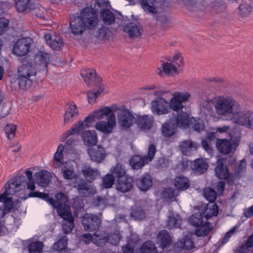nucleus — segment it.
I'll use <instances>...</instances> for the list:
<instances>
[{
  "label": "nucleus",
  "mask_w": 253,
  "mask_h": 253,
  "mask_svg": "<svg viewBox=\"0 0 253 253\" xmlns=\"http://www.w3.org/2000/svg\"><path fill=\"white\" fill-rule=\"evenodd\" d=\"M200 115L204 118L209 116L214 121L218 118L231 121L239 126L253 129V111L241 109L234 98L226 95H215L200 102Z\"/></svg>",
  "instance_id": "f257e3e1"
},
{
  "label": "nucleus",
  "mask_w": 253,
  "mask_h": 253,
  "mask_svg": "<svg viewBox=\"0 0 253 253\" xmlns=\"http://www.w3.org/2000/svg\"><path fill=\"white\" fill-rule=\"evenodd\" d=\"M154 94L156 96L161 97L167 94L170 95L171 98L168 101L169 112L171 110L175 112L180 111L177 113L176 116L170 119L169 123H166L163 126L162 132L166 137L172 135L174 133L176 126L186 128L193 124V128L195 130L198 131L202 130L205 127V123L208 122L209 118H211L209 116L207 118H204L200 115L199 104L201 101L206 100L208 97L213 98L214 96H207L205 99L200 98L198 101V120H196L193 118H190L187 113L181 111L184 107L183 104L188 102L191 97V94L189 92L176 91L172 93L169 90H164L155 91Z\"/></svg>",
  "instance_id": "f03ea898"
},
{
  "label": "nucleus",
  "mask_w": 253,
  "mask_h": 253,
  "mask_svg": "<svg viewBox=\"0 0 253 253\" xmlns=\"http://www.w3.org/2000/svg\"><path fill=\"white\" fill-rule=\"evenodd\" d=\"M114 111H116V108L108 106H102L95 110L84 121L75 124L70 129L65 131L61 137L60 140L64 141L69 136L77 134L82 130L91 127L96 120H99L94 126L96 130L105 134L112 133L117 125Z\"/></svg>",
  "instance_id": "7ed1b4c3"
},
{
  "label": "nucleus",
  "mask_w": 253,
  "mask_h": 253,
  "mask_svg": "<svg viewBox=\"0 0 253 253\" xmlns=\"http://www.w3.org/2000/svg\"><path fill=\"white\" fill-rule=\"evenodd\" d=\"M26 175L28 179L27 189L31 191L27 196L28 198H40L56 209L58 214L64 219L62 225L64 233L66 234L70 233L74 226V218L71 212L70 207L66 203L67 199L64 193L62 192L57 193L55 195V200H54L49 197L47 193L34 191L35 190V181L33 178L32 171L30 169H27L26 171Z\"/></svg>",
  "instance_id": "20e7f679"
},
{
  "label": "nucleus",
  "mask_w": 253,
  "mask_h": 253,
  "mask_svg": "<svg viewBox=\"0 0 253 253\" xmlns=\"http://www.w3.org/2000/svg\"><path fill=\"white\" fill-rule=\"evenodd\" d=\"M98 23L97 15L92 8L86 7L81 13V17L73 16L70 22L72 33L81 35L85 29H92Z\"/></svg>",
  "instance_id": "39448f33"
},
{
  "label": "nucleus",
  "mask_w": 253,
  "mask_h": 253,
  "mask_svg": "<svg viewBox=\"0 0 253 253\" xmlns=\"http://www.w3.org/2000/svg\"><path fill=\"white\" fill-rule=\"evenodd\" d=\"M206 220L200 210H196L189 217V221L190 224L197 228L195 230V234L197 236H205L212 229L211 223Z\"/></svg>",
  "instance_id": "423d86ee"
},
{
  "label": "nucleus",
  "mask_w": 253,
  "mask_h": 253,
  "mask_svg": "<svg viewBox=\"0 0 253 253\" xmlns=\"http://www.w3.org/2000/svg\"><path fill=\"white\" fill-rule=\"evenodd\" d=\"M19 77L17 82L19 87L21 89H26L31 86L32 79L36 74L35 67L30 63L23 64L19 69Z\"/></svg>",
  "instance_id": "0eeeda50"
},
{
  "label": "nucleus",
  "mask_w": 253,
  "mask_h": 253,
  "mask_svg": "<svg viewBox=\"0 0 253 253\" xmlns=\"http://www.w3.org/2000/svg\"><path fill=\"white\" fill-rule=\"evenodd\" d=\"M240 142V135L230 134V139H217L216 146L218 151L224 155L233 153L238 147Z\"/></svg>",
  "instance_id": "6e6552de"
},
{
  "label": "nucleus",
  "mask_w": 253,
  "mask_h": 253,
  "mask_svg": "<svg viewBox=\"0 0 253 253\" xmlns=\"http://www.w3.org/2000/svg\"><path fill=\"white\" fill-rule=\"evenodd\" d=\"M118 110L117 120L118 124L123 127H130L135 121L131 112L125 107L116 109Z\"/></svg>",
  "instance_id": "1a4fd4ad"
},
{
  "label": "nucleus",
  "mask_w": 253,
  "mask_h": 253,
  "mask_svg": "<svg viewBox=\"0 0 253 253\" xmlns=\"http://www.w3.org/2000/svg\"><path fill=\"white\" fill-rule=\"evenodd\" d=\"M151 110L156 115L167 114L169 113L168 101L164 97L157 98L151 102Z\"/></svg>",
  "instance_id": "9d476101"
},
{
  "label": "nucleus",
  "mask_w": 253,
  "mask_h": 253,
  "mask_svg": "<svg viewBox=\"0 0 253 253\" xmlns=\"http://www.w3.org/2000/svg\"><path fill=\"white\" fill-rule=\"evenodd\" d=\"M105 234V232L102 231H98L92 236L89 233H87L82 236L81 240L86 244L91 242L98 246H102L107 241L106 238L104 236Z\"/></svg>",
  "instance_id": "9b49d317"
},
{
  "label": "nucleus",
  "mask_w": 253,
  "mask_h": 253,
  "mask_svg": "<svg viewBox=\"0 0 253 253\" xmlns=\"http://www.w3.org/2000/svg\"><path fill=\"white\" fill-rule=\"evenodd\" d=\"M32 42V40L30 38L19 39L13 47V53L18 56L26 55L29 52Z\"/></svg>",
  "instance_id": "f8f14e48"
},
{
  "label": "nucleus",
  "mask_w": 253,
  "mask_h": 253,
  "mask_svg": "<svg viewBox=\"0 0 253 253\" xmlns=\"http://www.w3.org/2000/svg\"><path fill=\"white\" fill-rule=\"evenodd\" d=\"M125 20H121V23L118 22V26L122 27L123 30L131 37H138L142 33L141 26L136 23H129L125 25Z\"/></svg>",
  "instance_id": "ddd939ff"
},
{
  "label": "nucleus",
  "mask_w": 253,
  "mask_h": 253,
  "mask_svg": "<svg viewBox=\"0 0 253 253\" xmlns=\"http://www.w3.org/2000/svg\"><path fill=\"white\" fill-rule=\"evenodd\" d=\"M63 133L59 137V141L61 142H65V144L61 143L57 147L56 152L54 154V158H63L64 157L69 156V148L71 147L76 142V139L74 137H71L67 139L69 136L64 141H61L60 138L64 134Z\"/></svg>",
  "instance_id": "4468645a"
},
{
  "label": "nucleus",
  "mask_w": 253,
  "mask_h": 253,
  "mask_svg": "<svg viewBox=\"0 0 253 253\" xmlns=\"http://www.w3.org/2000/svg\"><path fill=\"white\" fill-rule=\"evenodd\" d=\"M82 223L85 230L91 231L99 228L101 220L95 215L86 213L83 217Z\"/></svg>",
  "instance_id": "2eb2a0df"
},
{
  "label": "nucleus",
  "mask_w": 253,
  "mask_h": 253,
  "mask_svg": "<svg viewBox=\"0 0 253 253\" xmlns=\"http://www.w3.org/2000/svg\"><path fill=\"white\" fill-rule=\"evenodd\" d=\"M225 160L226 159H218L214 169L215 176L220 179H227L230 176Z\"/></svg>",
  "instance_id": "dca6fc26"
},
{
  "label": "nucleus",
  "mask_w": 253,
  "mask_h": 253,
  "mask_svg": "<svg viewBox=\"0 0 253 253\" xmlns=\"http://www.w3.org/2000/svg\"><path fill=\"white\" fill-rule=\"evenodd\" d=\"M79 115V110L74 103L67 104L65 108L64 124H68L75 120Z\"/></svg>",
  "instance_id": "f3484780"
},
{
  "label": "nucleus",
  "mask_w": 253,
  "mask_h": 253,
  "mask_svg": "<svg viewBox=\"0 0 253 253\" xmlns=\"http://www.w3.org/2000/svg\"><path fill=\"white\" fill-rule=\"evenodd\" d=\"M34 176L36 183L43 187L47 186L52 179L51 173L45 170H41L36 172Z\"/></svg>",
  "instance_id": "a211bd4d"
},
{
  "label": "nucleus",
  "mask_w": 253,
  "mask_h": 253,
  "mask_svg": "<svg viewBox=\"0 0 253 253\" xmlns=\"http://www.w3.org/2000/svg\"><path fill=\"white\" fill-rule=\"evenodd\" d=\"M81 136L84 144L87 147L94 146L97 143V134L93 130H84Z\"/></svg>",
  "instance_id": "6ab92c4d"
},
{
  "label": "nucleus",
  "mask_w": 253,
  "mask_h": 253,
  "mask_svg": "<svg viewBox=\"0 0 253 253\" xmlns=\"http://www.w3.org/2000/svg\"><path fill=\"white\" fill-rule=\"evenodd\" d=\"M140 3L146 13L155 15L159 11L160 4L157 0H140Z\"/></svg>",
  "instance_id": "aec40b11"
},
{
  "label": "nucleus",
  "mask_w": 253,
  "mask_h": 253,
  "mask_svg": "<svg viewBox=\"0 0 253 253\" xmlns=\"http://www.w3.org/2000/svg\"><path fill=\"white\" fill-rule=\"evenodd\" d=\"M116 15L110 10V8L103 9L101 10L100 13V17L103 22L108 25L113 24L115 20L117 23H121V20H123V19H122L123 16L121 15H120V17L116 18Z\"/></svg>",
  "instance_id": "412c9836"
},
{
  "label": "nucleus",
  "mask_w": 253,
  "mask_h": 253,
  "mask_svg": "<svg viewBox=\"0 0 253 253\" xmlns=\"http://www.w3.org/2000/svg\"><path fill=\"white\" fill-rule=\"evenodd\" d=\"M78 191L81 196L89 197L96 193V188L91 182H84L77 187Z\"/></svg>",
  "instance_id": "4be33fe9"
},
{
  "label": "nucleus",
  "mask_w": 253,
  "mask_h": 253,
  "mask_svg": "<svg viewBox=\"0 0 253 253\" xmlns=\"http://www.w3.org/2000/svg\"><path fill=\"white\" fill-rule=\"evenodd\" d=\"M23 244L27 247L29 253H42L44 246L42 242L33 239L26 240Z\"/></svg>",
  "instance_id": "5701e85b"
},
{
  "label": "nucleus",
  "mask_w": 253,
  "mask_h": 253,
  "mask_svg": "<svg viewBox=\"0 0 253 253\" xmlns=\"http://www.w3.org/2000/svg\"><path fill=\"white\" fill-rule=\"evenodd\" d=\"M44 39L46 43L54 49L60 50L63 46V40L59 36L53 39L48 33H46L44 34Z\"/></svg>",
  "instance_id": "b1692460"
},
{
  "label": "nucleus",
  "mask_w": 253,
  "mask_h": 253,
  "mask_svg": "<svg viewBox=\"0 0 253 253\" xmlns=\"http://www.w3.org/2000/svg\"><path fill=\"white\" fill-rule=\"evenodd\" d=\"M133 180L131 177L125 176L124 178L118 179L116 184V189L122 192L128 191L132 187Z\"/></svg>",
  "instance_id": "393cba45"
},
{
  "label": "nucleus",
  "mask_w": 253,
  "mask_h": 253,
  "mask_svg": "<svg viewBox=\"0 0 253 253\" xmlns=\"http://www.w3.org/2000/svg\"><path fill=\"white\" fill-rule=\"evenodd\" d=\"M190 167L195 173L202 174L207 170L208 165L204 159H196L191 163Z\"/></svg>",
  "instance_id": "a878e982"
},
{
  "label": "nucleus",
  "mask_w": 253,
  "mask_h": 253,
  "mask_svg": "<svg viewBox=\"0 0 253 253\" xmlns=\"http://www.w3.org/2000/svg\"><path fill=\"white\" fill-rule=\"evenodd\" d=\"M171 239L169 233L166 230L160 232L157 238V243L162 248H166L171 244Z\"/></svg>",
  "instance_id": "bb28decb"
},
{
  "label": "nucleus",
  "mask_w": 253,
  "mask_h": 253,
  "mask_svg": "<svg viewBox=\"0 0 253 253\" xmlns=\"http://www.w3.org/2000/svg\"><path fill=\"white\" fill-rule=\"evenodd\" d=\"M179 146L181 153L185 156H189L197 149L196 144L190 140L182 141Z\"/></svg>",
  "instance_id": "cd10ccee"
},
{
  "label": "nucleus",
  "mask_w": 253,
  "mask_h": 253,
  "mask_svg": "<svg viewBox=\"0 0 253 253\" xmlns=\"http://www.w3.org/2000/svg\"><path fill=\"white\" fill-rule=\"evenodd\" d=\"M135 121L139 127L147 129L152 126L153 118L151 115H143L138 116Z\"/></svg>",
  "instance_id": "c85d7f7f"
},
{
  "label": "nucleus",
  "mask_w": 253,
  "mask_h": 253,
  "mask_svg": "<svg viewBox=\"0 0 253 253\" xmlns=\"http://www.w3.org/2000/svg\"><path fill=\"white\" fill-rule=\"evenodd\" d=\"M179 69L173 64L168 62L163 63L161 68L158 69V74L162 75L164 73L173 75L179 73Z\"/></svg>",
  "instance_id": "c756f323"
},
{
  "label": "nucleus",
  "mask_w": 253,
  "mask_h": 253,
  "mask_svg": "<svg viewBox=\"0 0 253 253\" xmlns=\"http://www.w3.org/2000/svg\"><path fill=\"white\" fill-rule=\"evenodd\" d=\"M81 74L86 84H89L95 81L96 73L94 69L82 70Z\"/></svg>",
  "instance_id": "7c9ffc66"
},
{
  "label": "nucleus",
  "mask_w": 253,
  "mask_h": 253,
  "mask_svg": "<svg viewBox=\"0 0 253 253\" xmlns=\"http://www.w3.org/2000/svg\"><path fill=\"white\" fill-rule=\"evenodd\" d=\"M200 210L202 212L203 211L206 220L212 216H216L218 212L217 206L216 204L212 202L208 204L205 209H203Z\"/></svg>",
  "instance_id": "2f4dec72"
},
{
  "label": "nucleus",
  "mask_w": 253,
  "mask_h": 253,
  "mask_svg": "<svg viewBox=\"0 0 253 253\" xmlns=\"http://www.w3.org/2000/svg\"><path fill=\"white\" fill-rule=\"evenodd\" d=\"M68 238L66 236H62L53 246V250L59 253H68L69 251L67 248Z\"/></svg>",
  "instance_id": "473e14b6"
},
{
  "label": "nucleus",
  "mask_w": 253,
  "mask_h": 253,
  "mask_svg": "<svg viewBox=\"0 0 253 253\" xmlns=\"http://www.w3.org/2000/svg\"><path fill=\"white\" fill-rule=\"evenodd\" d=\"M175 187L181 190L187 189L190 186L189 179L185 176H179L175 177L174 182Z\"/></svg>",
  "instance_id": "72a5a7b5"
},
{
  "label": "nucleus",
  "mask_w": 253,
  "mask_h": 253,
  "mask_svg": "<svg viewBox=\"0 0 253 253\" xmlns=\"http://www.w3.org/2000/svg\"><path fill=\"white\" fill-rule=\"evenodd\" d=\"M136 184L141 191H147L152 185V180L149 175L144 176L141 179L137 180Z\"/></svg>",
  "instance_id": "f704fd0d"
},
{
  "label": "nucleus",
  "mask_w": 253,
  "mask_h": 253,
  "mask_svg": "<svg viewBox=\"0 0 253 253\" xmlns=\"http://www.w3.org/2000/svg\"><path fill=\"white\" fill-rule=\"evenodd\" d=\"M49 59L48 54L44 50L40 51L36 55V60L40 62L41 66L45 69Z\"/></svg>",
  "instance_id": "c9c22d12"
},
{
  "label": "nucleus",
  "mask_w": 253,
  "mask_h": 253,
  "mask_svg": "<svg viewBox=\"0 0 253 253\" xmlns=\"http://www.w3.org/2000/svg\"><path fill=\"white\" fill-rule=\"evenodd\" d=\"M112 31L105 27H101L97 31L96 36L100 39L104 40H109L112 37Z\"/></svg>",
  "instance_id": "e433bc0d"
},
{
  "label": "nucleus",
  "mask_w": 253,
  "mask_h": 253,
  "mask_svg": "<svg viewBox=\"0 0 253 253\" xmlns=\"http://www.w3.org/2000/svg\"><path fill=\"white\" fill-rule=\"evenodd\" d=\"M110 172L112 174L118 178V179L124 178L125 176L126 171L125 169L120 164H117L115 167H113L110 169Z\"/></svg>",
  "instance_id": "4c0bfd02"
},
{
  "label": "nucleus",
  "mask_w": 253,
  "mask_h": 253,
  "mask_svg": "<svg viewBox=\"0 0 253 253\" xmlns=\"http://www.w3.org/2000/svg\"><path fill=\"white\" fill-rule=\"evenodd\" d=\"M83 173L85 178L91 180H94L100 176V173L97 169L90 167L84 169Z\"/></svg>",
  "instance_id": "58836bf2"
},
{
  "label": "nucleus",
  "mask_w": 253,
  "mask_h": 253,
  "mask_svg": "<svg viewBox=\"0 0 253 253\" xmlns=\"http://www.w3.org/2000/svg\"><path fill=\"white\" fill-rule=\"evenodd\" d=\"M141 253H157L155 245L152 242L147 241L142 246Z\"/></svg>",
  "instance_id": "ea45409f"
},
{
  "label": "nucleus",
  "mask_w": 253,
  "mask_h": 253,
  "mask_svg": "<svg viewBox=\"0 0 253 253\" xmlns=\"http://www.w3.org/2000/svg\"><path fill=\"white\" fill-rule=\"evenodd\" d=\"M252 6L250 3L244 2L238 8V13L242 17L247 16L251 12Z\"/></svg>",
  "instance_id": "a19ab883"
},
{
  "label": "nucleus",
  "mask_w": 253,
  "mask_h": 253,
  "mask_svg": "<svg viewBox=\"0 0 253 253\" xmlns=\"http://www.w3.org/2000/svg\"><path fill=\"white\" fill-rule=\"evenodd\" d=\"M181 219L180 216L177 214H172L169 217L168 226L170 228L179 227L181 224Z\"/></svg>",
  "instance_id": "79ce46f5"
},
{
  "label": "nucleus",
  "mask_w": 253,
  "mask_h": 253,
  "mask_svg": "<svg viewBox=\"0 0 253 253\" xmlns=\"http://www.w3.org/2000/svg\"><path fill=\"white\" fill-rule=\"evenodd\" d=\"M16 129V126L12 124H7L4 126V131L8 139H12L15 136Z\"/></svg>",
  "instance_id": "37998d69"
},
{
  "label": "nucleus",
  "mask_w": 253,
  "mask_h": 253,
  "mask_svg": "<svg viewBox=\"0 0 253 253\" xmlns=\"http://www.w3.org/2000/svg\"><path fill=\"white\" fill-rule=\"evenodd\" d=\"M212 137H215L214 133L209 135L207 138L203 139L202 141V145L205 150L209 154H211L212 152V149L211 146V141Z\"/></svg>",
  "instance_id": "c03bdc74"
},
{
  "label": "nucleus",
  "mask_w": 253,
  "mask_h": 253,
  "mask_svg": "<svg viewBox=\"0 0 253 253\" xmlns=\"http://www.w3.org/2000/svg\"><path fill=\"white\" fill-rule=\"evenodd\" d=\"M145 160L151 161L152 159H130L129 164L132 169H138L141 168L148 162Z\"/></svg>",
  "instance_id": "a18cd8bd"
},
{
  "label": "nucleus",
  "mask_w": 253,
  "mask_h": 253,
  "mask_svg": "<svg viewBox=\"0 0 253 253\" xmlns=\"http://www.w3.org/2000/svg\"><path fill=\"white\" fill-rule=\"evenodd\" d=\"M203 195L210 203H213L216 198L217 194L213 189L207 188L204 190Z\"/></svg>",
  "instance_id": "49530a36"
},
{
  "label": "nucleus",
  "mask_w": 253,
  "mask_h": 253,
  "mask_svg": "<svg viewBox=\"0 0 253 253\" xmlns=\"http://www.w3.org/2000/svg\"><path fill=\"white\" fill-rule=\"evenodd\" d=\"M29 0H16V6L17 11L23 12L27 9H32L31 5L29 4Z\"/></svg>",
  "instance_id": "de8ad7c7"
},
{
  "label": "nucleus",
  "mask_w": 253,
  "mask_h": 253,
  "mask_svg": "<svg viewBox=\"0 0 253 253\" xmlns=\"http://www.w3.org/2000/svg\"><path fill=\"white\" fill-rule=\"evenodd\" d=\"M104 236L107 240V242H108L113 245L118 244L121 238L120 233L118 231H115L109 236H108L107 234L105 232Z\"/></svg>",
  "instance_id": "09e8293b"
},
{
  "label": "nucleus",
  "mask_w": 253,
  "mask_h": 253,
  "mask_svg": "<svg viewBox=\"0 0 253 253\" xmlns=\"http://www.w3.org/2000/svg\"><path fill=\"white\" fill-rule=\"evenodd\" d=\"M169 60L171 61L172 64L177 67L179 70H180V68L183 65V59L181 53L179 52L175 53L173 56L172 59Z\"/></svg>",
  "instance_id": "8fccbe9b"
},
{
  "label": "nucleus",
  "mask_w": 253,
  "mask_h": 253,
  "mask_svg": "<svg viewBox=\"0 0 253 253\" xmlns=\"http://www.w3.org/2000/svg\"><path fill=\"white\" fill-rule=\"evenodd\" d=\"M114 183V176L112 174H108L103 178V184L105 188H111Z\"/></svg>",
  "instance_id": "3c124183"
},
{
  "label": "nucleus",
  "mask_w": 253,
  "mask_h": 253,
  "mask_svg": "<svg viewBox=\"0 0 253 253\" xmlns=\"http://www.w3.org/2000/svg\"><path fill=\"white\" fill-rule=\"evenodd\" d=\"M95 7L100 8V11L103 9L111 8V5L108 0H95Z\"/></svg>",
  "instance_id": "603ef678"
},
{
  "label": "nucleus",
  "mask_w": 253,
  "mask_h": 253,
  "mask_svg": "<svg viewBox=\"0 0 253 253\" xmlns=\"http://www.w3.org/2000/svg\"><path fill=\"white\" fill-rule=\"evenodd\" d=\"M216 132H219L221 134L226 133L230 136V134L232 135L236 136V135H239V133L234 134L231 132V127L228 126H223L220 127H217L216 128Z\"/></svg>",
  "instance_id": "864d4df0"
},
{
  "label": "nucleus",
  "mask_w": 253,
  "mask_h": 253,
  "mask_svg": "<svg viewBox=\"0 0 253 253\" xmlns=\"http://www.w3.org/2000/svg\"><path fill=\"white\" fill-rule=\"evenodd\" d=\"M253 247V234L249 237L246 244L240 247L241 253H245L248 251V248Z\"/></svg>",
  "instance_id": "5fc2aeb1"
},
{
  "label": "nucleus",
  "mask_w": 253,
  "mask_h": 253,
  "mask_svg": "<svg viewBox=\"0 0 253 253\" xmlns=\"http://www.w3.org/2000/svg\"><path fill=\"white\" fill-rule=\"evenodd\" d=\"M184 244V249L190 250L194 248V244L191 236H187L185 239H182Z\"/></svg>",
  "instance_id": "6e6d98bb"
},
{
  "label": "nucleus",
  "mask_w": 253,
  "mask_h": 253,
  "mask_svg": "<svg viewBox=\"0 0 253 253\" xmlns=\"http://www.w3.org/2000/svg\"><path fill=\"white\" fill-rule=\"evenodd\" d=\"M238 227L239 226H235L226 233L223 239V244H225L228 241L229 238L232 236V235L234 234L235 232L237 230Z\"/></svg>",
  "instance_id": "4d7b16f0"
},
{
  "label": "nucleus",
  "mask_w": 253,
  "mask_h": 253,
  "mask_svg": "<svg viewBox=\"0 0 253 253\" xmlns=\"http://www.w3.org/2000/svg\"><path fill=\"white\" fill-rule=\"evenodd\" d=\"M131 215L135 219L141 220L144 218V213L141 210L137 209L132 211Z\"/></svg>",
  "instance_id": "13d9d810"
},
{
  "label": "nucleus",
  "mask_w": 253,
  "mask_h": 253,
  "mask_svg": "<svg viewBox=\"0 0 253 253\" xmlns=\"http://www.w3.org/2000/svg\"><path fill=\"white\" fill-rule=\"evenodd\" d=\"M98 96L97 93L95 91H89L87 92V97L88 103L91 105L94 104Z\"/></svg>",
  "instance_id": "bf43d9fd"
},
{
  "label": "nucleus",
  "mask_w": 253,
  "mask_h": 253,
  "mask_svg": "<svg viewBox=\"0 0 253 253\" xmlns=\"http://www.w3.org/2000/svg\"><path fill=\"white\" fill-rule=\"evenodd\" d=\"M8 21L5 18L0 19V35H2L7 29Z\"/></svg>",
  "instance_id": "052dcab7"
},
{
  "label": "nucleus",
  "mask_w": 253,
  "mask_h": 253,
  "mask_svg": "<svg viewBox=\"0 0 253 253\" xmlns=\"http://www.w3.org/2000/svg\"><path fill=\"white\" fill-rule=\"evenodd\" d=\"M73 168L72 167L70 166L69 169H67L63 171V176L65 178L68 179H72L74 176Z\"/></svg>",
  "instance_id": "680f3d73"
},
{
  "label": "nucleus",
  "mask_w": 253,
  "mask_h": 253,
  "mask_svg": "<svg viewBox=\"0 0 253 253\" xmlns=\"http://www.w3.org/2000/svg\"><path fill=\"white\" fill-rule=\"evenodd\" d=\"M184 244L182 240H178L174 245V251L178 253L184 249Z\"/></svg>",
  "instance_id": "e2e57ef3"
},
{
  "label": "nucleus",
  "mask_w": 253,
  "mask_h": 253,
  "mask_svg": "<svg viewBox=\"0 0 253 253\" xmlns=\"http://www.w3.org/2000/svg\"><path fill=\"white\" fill-rule=\"evenodd\" d=\"M105 150L103 147H98L97 151L95 152V154L91 156H93L95 158H103L105 157Z\"/></svg>",
  "instance_id": "0e129e2a"
},
{
  "label": "nucleus",
  "mask_w": 253,
  "mask_h": 253,
  "mask_svg": "<svg viewBox=\"0 0 253 253\" xmlns=\"http://www.w3.org/2000/svg\"><path fill=\"white\" fill-rule=\"evenodd\" d=\"M69 156L68 157L74 158L78 157L80 156L81 151L72 148V146L69 148Z\"/></svg>",
  "instance_id": "69168bd1"
},
{
  "label": "nucleus",
  "mask_w": 253,
  "mask_h": 253,
  "mask_svg": "<svg viewBox=\"0 0 253 253\" xmlns=\"http://www.w3.org/2000/svg\"><path fill=\"white\" fill-rule=\"evenodd\" d=\"M224 187L225 183L222 181L218 182L215 186H213L214 189L217 191V193L218 195H221L223 193L224 190Z\"/></svg>",
  "instance_id": "338daca9"
},
{
  "label": "nucleus",
  "mask_w": 253,
  "mask_h": 253,
  "mask_svg": "<svg viewBox=\"0 0 253 253\" xmlns=\"http://www.w3.org/2000/svg\"><path fill=\"white\" fill-rule=\"evenodd\" d=\"M134 247H132V246L130 244H129V243L122 247V251H123L124 253H134Z\"/></svg>",
  "instance_id": "774afa93"
}]
</instances>
